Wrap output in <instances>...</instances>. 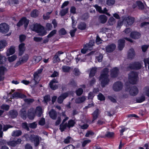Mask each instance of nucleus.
Returning <instances> with one entry per match:
<instances>
[{"instance_id":"4468645a","label":"nucleus","mask_w":149,"mask_h":149,"mask_svg":"<svg viewBox=\"0 0 149 149\" xmlns=\"http://www.w3.org/2000/svg\"><path fill=\"white\" fill-rule=\"evenodd\" d=\"M116 47V45L113 43L109 45L106 47V51L108 53L112 52L115 50Z\"/></svg>"},{"instance_id":"7c9ffc66","label":"nucleus","mask_w":149,"mask_h":149,"mask_svg":"<svg viewBox=\"0 0 149 149\" xmlns=\"http://www.w3.org/2000/svg\"><path fill=\"white\" fill-rule=\"evenodd\" d=\"M76 123L75 121L72 120L70 119L68 121V123L67 124V126L68 128L74 127Z\"/></svg>"},{"instance_id":"9d476101","label":"nucleus","mask_w":149,"mask_h":149,"mask_svg":"<svg viewBox=\"0 0 149 149\" xmlns=\"http://www.w3.org/2000/svg\"><path fill=\"white\" fill-rule=\"evenodd\" d=\"M139 93V90L138 88L135 86L132 87L129 91V93L130 95L135 96Z\"/></svg>"},{"instance_id":"774afa93","label":"nucleus","mask_w":149,"mask_h":149,"mask_svg":"<svg viewBox=\"0 0 149 149\" xmlns=\"http://www.w3.org/2000/svg\"><path fill=\"white\" fill-rule=\"evenodd\" d=\"M1 107L2 109L5 110L6 111H8L10 108L9 106L7 104H2Z\"/></svg>"},{"instance_id":"9b49d317","label":"nucleus","mask_w":149,"mask_h":149,"mask_svg":"<svg viewBox=\"0 0 149 149\" xmlns=\"http://www.w3.org/2000/svg\"><path fill=\"white\" fill-rule=\"evenodd\" d=\"M6 70V68L4 66H1L0 67V81L4 80L5 72Z\"/></svg>"},{"instance_id":"e433bc0d","label":"nucleus","mask_w":149,"mask_h":149,"mask_svg":"<svg viewBox=\"0 0 149 149\" xmlns=\"http://www.w3.org/2000/svg\"><path fill=\"white\" fill-rule=\"evenodd\" d=\"M7 43L6 41L5 40L0 41V49L4 48L7 45Z\"/></svg>"},{"instance_id":"423d86ee","label":"nucleus","mask_w":149,"mask_h":149,"mask_svg":"<svg viewBox=\"0 0 149 149\" xmlns=\"http://www.w3.org/2000/svg\"><path fill=\"white\" fill-rule=\"evenodd\" d=\"M142 67L141 63L139 62L135 61L130 64L129 68L131 70H136L140 69Z\"/></svg>"},{"instance_id":"79ce46f5","label":"nucleus","mask_w":149,"mask_h":149,"mask_svg":"<svg viewBox=\"0 0 149 149\" xmlns=\"http://www.w3.org/2000/svg\"><path fill=\"white\" fill-rule=\"evenodd\" d=\"M36 109L38 112V116L39 117H40L42 113V108L40 106H38L36 107Z\"/></svg>"},{"instance_id":"7ed1b4c3","label":"nucleus","mask_w":149,"mask_h":149,"mask_svg":"<svg viewBox=\"0 0 149 149\" xmlns=\"http://www.w3.org/2000/svg\"><path fill=\"white\" fill-rule=\"evenodd\" d=\"M29 22V20L26 17H22L17 23L16 25L18 27H20L24 25V27L26 29L28 27Z\"/></svg>"},{"instance_id":"f704fd0d","label":"nucleus","mask_w":149,"mask_h":149,"mask_svg":"<svg viewBox=\"0 0 149 149\" xmlns=\"http://www.w3.org/2000/svg\"><path fill=\"white\" fill-rule=\"evenodd\" d=\"M67 123H66L65 124L61 123L60 125L59 130L61 132H63L66 129L67 127H68L67 126Z\"/></svg>"},{"instance_id":"1a4fd4ad","label":"nucleus","mask_w":149,"mask_h":149,"mask_svg":"<svg viewBox=\"0 0 149 149\" xmlns=\"http://www.w3.org/2000/svg\"><path fill=\"white\" fill-rule=\"evenodd\" d=\"M100 80H102L101 81V85L102 87H104L107 85L109 81V79L108 77H102V76L100 77Z\"/></svg>"},{"instance_id":"49530a36","label":"nucleus","mask_w":149,"mask_h":149,"mask_svg":"<svg viewBox=\"0 0 149 149\" xmlns=\"http://www.w3.org/2000/svg\"><path fill=\"white\" fill-rule=\"evenodd\" d=\"M89 14L88 13H85L82 15L81 19L82 20L86 21L89 17Z\"/></svg>"},{"instance_id":"72a5a7b5","label":"nucleus","mask_w":149,"mask_h":149,"mask_svg":"<svg viewBox=\"0 0 149 149\" xmlns=\"http://www.w3.org/2000/svg\"><path fill=\"white\" fill-rule=\"evenodd\" d=\"M15 47L13 46H11L9 49L8 53L7 54V56L12 55L15 53Z\"/></svg>"},{"instance_id":"e2e57ef3","label":"nucleus","mask_w":149,"mask_h":149,"mask_svg":"<svg viewBox=\"0 0 149 149\" xmlns=\"http://www.w3.org/2000/svg\"><path fill=\"white\" fill-rule=\"evenodd\" d=\"M95 8L96 9L97 11L99 12L100 13H104L105 12H103L102 11V8L100 6H98L97 5H95Z\"/></svg>"},{"instance_id":"58836bf2","label":"nucleus","mask_w":149,"mask_h":149,"mask_svg":"<svg viewBox=\"0 0 149 149\" xmlns=\"http://www.w3.org/2000/svg\"><path fill=\"white\" fill-rule=\"evenodd\" d=\"M27 116L30 120H33L35 116V113L34 112H29L28 113Z\"/></svg>"},{"instance_id":"09e8293b","label":"nucleus","mask_w":149,"mask_h":149,"mask_svg":"<svg viewBox=\"0 0 149 149\" xmlns=\"http://www.w3.org/2000/svg\"><path fill=\"white\" fill-rule=\"evenodd\" d=\"M33 60L35 63H37L41 60V57L40 56H34L33 58Z\"/></svg>"},{"instance_id":"4d7b16f0","label":"nucleus","mask_w":149,"mask_h":149,"mask_svg":"<svg viewBox=\"0 0 149 149\" xmlns=\"http://www.w3.org/2000/svg\"><path fill=\"white\" fill-rule=\"evenodd\" d=\"M94 134V132L91 130L87 131L86 133L85 136L86 137H89L90 136H93Z\"/></svg>"},{"instance_id":"69168bd1","label":"nucleus","mask_w":149,"mask_h":149,"mask_svg":"<svg viewBox=\"0 0 149 149\" xmlns=\"http://www.w3.org/2000/svg\"><path fill=\"white\" fill-rule=\"evenodd\" d=\"M29 127L32 129H35L37 127V125L35 122L29 123Z\"/></svg>"},{"instance_id":"c756f323","label":"nucleus","mask_w":149,"mask_h":149,"mask_svg":"<svg viewBox=\"0 0 149 149\" xmlns=\"http://www.w3.org/2000/svg\"><path fill=\"white\" fill-rule=\"evenodd\" d=\"M29 55L27 54H25L22 56V58H20L21 62H22L24 63L27 61L29 59Z\"/></svg>"},{"instance_id":"20e7f679","label":"nucleus","mask_w":149,"mask_h":149,"mask_svg":"<svg viewBox=\"0 0 149 149\" xmlns=\"http://www.w3.org/2000/svg\"><path fill=\"white\" fill-rule=\"evenodd\" d=\"M123 86V84L121 81H118L113 84V89L115 91L118 92L122 90Z\"/></svg>"},{"instance_id":"b1692460","label":"nucleus","mask_w":149,"mask_h":149,"mask_svg":"<svg viewBox=\"0 0 149 149\" xmlns=\"http://www.w3.org/2000/svg\"><path fill=\"white\" fill-rule=\"evenodd\" d=\"M87 27L86 24L84 22H80L78 25L77 28L81 30H85Z\"/></svg>"},{"instance_id":"0e129e2a","label":"nucleus","mask_w":149,"mask_h":149,"mask_svg":"<svg viewBox=\"0 0 149 149\" xmlns=\"http://www.w3.org/2000/svg\"><path fill=\"white\" fill-rule=\"evenodd\" d=\"M102 40L100 38L99 36L97 35V36L95 40V42L96 44L97 45H99L101 44L102 43V42L101 41Z\"/></svg>"},{"instance_id":"13d9d810","label":"nucleus","mask_w":149,"mask_h":149,"mask_svg":"<svg viewBox=\"0 0 149 149\" xmlns=\"http://www.w3.org/2000/svg\"><path fill=\"white\" fill-rule=\"evenodd\" d=\"M59 56L56 54L53 58L54 63H57L60 61V58L59 57Z\"/></svg>"},{"instance_id":"412c9836","label":"nucleus","mask_w":149,"mask_h":149,"mask_svg":"<svg viewBox=\"0 0 149 149\" xmlns=\"http://www.w3.org/2000/svg\"><path fill=\"white\" fill-rule=\"evenodd\" d=\"M135 55V52L133 48L130 49L128 52L127 58L128 59H132L134 57Z\"/></svg>"},{"instance_id":"39448f33","label":"nucleus","mask_w":149,"mask_h":149,"mask_svg":"<svg viewBox=\"0 0 149 149\" xmlns=\"http://www.w3.org/2000/svg\"><path fill=\"white\" fill-rule=\"evenodd\" d=\"M9 29V26L6 23L0 24V32L2 34L7 33Z\"/></svg>"},{"instance_id":"bb28decb","label":"nucleus","mask_w":149,"mask_h":149,"mask_svg":"<svg viewBox=\"0 0 149 149\" xmlns=\"http://www.w3.org/2000/svg\"><path fill=\"white\" fill-rule=\"evenodd\" d=\"M109 72V69L107 68H104L102 71V73L101 74L100 76L102 77H108V74Z\"/></svg>"},{"instance_id":"c03bdc74","label":"nucleus","mask_w":149,"mask_h":149,"mask_svg":"<svg viewBox=\"0 0 149 149\" xmlns=\"http://www.w3.org/2000/svg\"><path fill=\"white\" fill-rule=\"evenodd\" d=\"M145 100V97L143 96H141L140 97H138L136 99V101L137 103H140Z\"/></svg>"},{"instance_id":"393cba45","label":"nucleus","mask_w":149,"mask_h":149,"mask_svg":"<svg viewBox=\"0 0 149 149\" xmlns=\"http://www.w3.org/2000/svg\"><path fill=\"white\" fill-rule=\"evenodd\" d=\"M33 80L36 84H38L40 80V76L37 72H35L33 74Z\"/></svg>"},{"instance_id":"338daca9","label":"nucleus","mask_w":149,"mask_h":149,"mask_svg":"<svg viewBox=\"0 0 149 149\" xmlns=\"http://www.w3.org/2000/svg\"><path fill=\"white\" fill-rule=\"evenodd\" d=\"M115 0H107V3L109 6H111L114 4Z\"/></svg>"},{"instance_id":"2eb2a0df","label":"nucleus","mask_w":149,"mask_h":149,"mask_svg":"<svg viewBox=\"0 0 149 149\" xmlns=\"http://www.w3.org/2000/svg\"><path fill=\"white\" fill-rule=\"evenodd\" d=\"M119 72V70L117 67L113 68L111 71V77L112 78H116L118 75Z\"/></svg>"},{"instance_id":"f257e3e1","label":"nucleus","mask_w":149,"mask_h":149,"mask_svg":"<svg viewBox=\"0 0 149 149\" xmlns=\"http://www.w3.org/2000/svg\"><path fill=\"white\" fill-rule=\"evenodd\" d=\"M138 78V73L134 71H132L128 75V79L130 84H136L137 82Z\"/></svg>"},{"instance_id":"f3484780","label":"nucleus","mask_w":149,"mask_h":149,"mask_svg":"<svg viewBox=\"0 0 149 149\" xmlns=\"http://www.w3.org/2000/svg\"><path fill=\"white\" fill-rule=\"evenodd\" d=\"M141 36V33L137 31H132L130 34V37L134 39H138Z\"/></svg>"},{"instance_id":"3c124183","label":"nucleus","mask_w":149,"mask_h":149,"mask_svg":"<svg viewBox=\"0 0 149 149\" xmlns=\"http://www.w3.org/2000/svg\"><path fill=\"white\" fill-rule=\"evenodd\" d=\"M34 142V146L35 147L38 146L40 143V140L39 136L37 135V138L33 141Z\"/></svg>"},{"instance_id":"680f3d73","label":"nucleus","mask_w":149,"mask_h":149,"mask_svg":"<svg viewBox=\"0 0 149 149\" xmlns=\"http://www.w3.org/2000/svg\"><path fill=\"white\" fill-rule=\"evenodd\" d=\"M17 58L15 55H13L8 58V60L9 62H12L14 61Z\"/></svg>"},{"instance_id":"864d4df0","label":"nucleus","mask_w":149,"mask_h":149,"mask_svg":"<svg viewBox=\"0 0 149 149\" xmlns=\"http://www.w3.org/2000/svg\"><path fill=\"white\" fill-rule=\"evenodd\" d=\"M98 99L101 101L104 100L105 98L104 96L102 93H99L97 95Z\"/></svg>"},{"instance_id":"8fccbe9b","label":"nucleus","mask_w":149,"mask_h":149,"mask_svg":"<svg viewBox=\"0 0 149 149\" xmlns=\"http://www.w3.org/2000/svg\"><path fill=\"white\" fill-rule=\"evenodd\" d=\"M83 90L81 88H79L76 91V95L78 96H79L81 95L83 93Z\"/></svg>"},{"instance_id":"a878e982","label":"nucleus","mask_w":149,"mask_h":149,"mask_svg":"<svg viewBox=\"0 0 149 149\" xmlns=\"http://www.w3.org/2000/svg\"><path fill=\"white\" fill-rule=\"evenodd\" d=\"M39 12L38 10L36 9L33 10L31 13V17L35 18L37 17L39 15Z\"/></svg>"},{"instance_id":"a211bd4d","label":"nucleus","mask_w":149,"mask_h":149,"mask_svg":"<svg viewBox=\"0 0 149 149\" xmlns=\"http://www.w3.org/2000/svg\"><path fill=\"white\" fill-rule=\"evenodd\" d=\"M49 115L52 119L56 120L57 116V112L54 109H52L49 113Z\"/></svg>"},{"instance_id":"c85d7f7f","label":"nucleus","mask_w":149,"mask_h":149,"mask_svg":"<svg viewBox=\"0 0 149 149\" xmlns=\"http://www.w3.org/2000/svg\"><path fill=\"white\" fill-rule=\"evenodd\" d=\"M97 72V68L96 67H93L91 70L89 74V77H92L95 75Z\"/></svg>"},{"instance_id":"5fc2aeb1","label":"nucleus","mask_w":149,"mask_h":149,"mask_svg":"<svg viewBox=\"0 0 149 149\" xmlns=\"http://www.w3.org/2000/svg\"><path fill=\"white\" fill-rule=\"evenodd\" d=\"M51 13V12H47L45 14H44L43 16V19L45 20L48 19L50 17V15Z\"/></svg>"},{"instance_id":"603ef678","label":"nucleus","mask_w":149,"mask_h":149,"mask_svg":"<svg viewBox=\"0 0 149 149\" xmlns=\"http://www.w3.org/2000/svg\"><path fill=\"white\" fill-rule=\"evenodd\" d=\"M56 30L55 29L52 31L47 36L48 38H49L53 36L54 35L56 34Z\"/></svg>"},{"instance_id":"f8f14e48","label":"nucleus","mask_w":149,"mask_h":149,"mask_svg":"<svg viewBox=\"0 0 149 149\" xmlns=\"http://www.w3.org/2000/svg\"><path fill=\"white\" fill-rule=\"evenodd\" d=\"M125 41L124 39H120L118 41V47L119 50L121 51L124 48L125 46Z\"/></svg>"},{"instance_id":"a18cd8bd","label":"nucleus","mask_w":149,"mask_h":149,"mask_svg":"<svg viewBox=\"0 0 149 149\" xmlns=\"http://www.w3.org/2000/svg\"><path fill=\"white\" fill-rule=\"evenodd\" d=\"M8 2L10 6L14 4H18L19 3L18 0H8Z\"/></svg>"},{"instance_id":"2f4dec72","label":"nucleus","mask_w":149,"mask_h":149,"mask_svg":"<svg viewBox=\"0 0 149 149\" xmlns=\"http://www.w3.org/2000/svg\"><path fill=\"white\" fill-rule=\"evenodd\" d=\"M22 132L21 130H16L12 133V136H18L22 134Z\"/></svg>"},{"instance_id":"bf43d9fd","label":"nucleus","mask_w":149,"mask_h":149,"mask_svg":"<svg viewBox=\"0 0 149 149\" xmlns=\"http://www.w3.org/2000/svg\"><path fill=\"white\" fill-rule=\"evenodd\" d=\"M26 112L25 110L22 111L21 113V117L24 120L26 119Z\"/></svg>"},{"instance_id":"6e6552de","label":"nucleus","mask_w":149,"mask_h":149,"mask_svg":"<svg viewBox=\"0 0 149 149\" xmlns=\"http://www.w3.org/2000/svg\"><path fill=\"white\" fill-rule=\"evenodd\" d=\"M22 141V139L20 138H18L17 140H12L9 141L7 143V145L9 146L15 147L17 144H20Z\"/></svg>"},{"instance_id":"ddd939ff","label":"nucleus","mask_w":149,"mask_h":149,"mask_svg":"<svg viewBox=\"0 0 149 149\" xmlns=\"http://www.w3.org/2000/svg\"><path fill=\"white\" fill-rule=\"evenodd\" d=\"M95 42L94 40H91L88 43L84 45V47H86L88 50L91 51L93 49V46H94Z\"/></svg>"},{"instance_id":"0eeeda50","label":"nucleus","mask_w":149,"mask_h":149,"mask_svg":"<svg viewBox=\"0 0 149 149\" xmlns=\"http://www.w3.org/2000/svg\"><path fill=\"white\" fill-rule=\"evenodd\" d=\"M58 83V81L56 79L54 78L49 82V86L51 89L53 90H55L58 88V86L56 84L54 85V83Z\"/></svg>"},{"instance_id":"aec40b11","label":"nucleus","mask_w":149,"mask_h":149,"mask_svg":"<svg viewBox=\"0 0 149 149\" xmlns=\"http://www.w3.org/2000/svg\"><path fill=\"white\" fill-rule=\"evenodd\" d=\"M99 114V109H97L92 114L93 116L92 120V123H94V121L98 118Z\"/></svg>"},{"instance_id":"de8ad7c7","label":"nucleus","mask_w":149,"mask_h":149,"mask_svg":"<svg viewBox=\"0 0 149 149\" xmlns=\"http://www.w3.org/2000/svg\"><path fill=\"white\" fill-rule=\"evenodd\" d=\"M68 8L62 10L60 12L61 15L63 16L65 15L68 13Z\"/></svg>"},{"instance_id":"c9c22d12","label":"nucleus","mask_w":149,"mask_h":149,"mask_svg":"<svg viewBox=\"0 0 149 149\" xmlns=\"http://www.w3.org/2000/svg\"><path fill=\"white\" fill-rule=\"evenodd\" d=\"M51 100L50 95L47 94L43 97V101L44 103L47 104L48 102Z\"/></svg>"},{"instance_id":"052dcab7","label":"nucleus","mask_w":149,"mask_h":149,"mask_svg":"<svg viewBox=\"0 0 149 149\" xmlns=\"http://www.w3.org/2000/svg\"><path fill=\"white\" fill-rule=\"evenodd\" d=\"M74 29L73 30H70V33L71 37H73L74 36L75 33L77 30L76 28H74Z\"/></svg>"},{"instance_id":"473e14b6","label":"nucleus","mask_w":149,"mask_h":149,"mask_svg":"<svg viewBox=\"0 0 149 149\" xmlns=\"http://www.w3.org/2000/svg\"><path fill=\"white\" fill-rule=\"evenodd\" d=\"M136 3L139 9L141 10H143L144 8V5L141 1H136Z\"/></svg>"},{"instance_id":"5701e85b","label":"nucleus","mask_w":149,"mask_h":149,"mask_svg":"<svg viewBox=\"0 0 149 149\" xmlns=\"http://www.w3.org/2000/svg\"><path fill=\"white\" fill-rule=\"evenodd\" d=\"M125 20L128 25H131L134 23L135 19L134 17L129 16L126 18Z\"/></svg>"},{"instance_id":"6ab92c4d","label":"nucleus","mask_w":149,"mask_h":149,"mask_svg":"<svg viewBox=\"0 0 149 149\" xmlns=\"http://www.w3.org/2000/svg\"><path fill=\"white\" fill-rule=\"evenodd\" d=\"M12 96L13 98L16 97L17 98L22 99L26 97L25 95L19 92H14Z\"/></svg>"},{"instance_id":"a19ab883","label":"nucleus","mask_w":149,"mask_h":149,"mask_svg":"<svg viewBox=\"0 0 149 149\" xmlns=\"http://www.w3.org/2000/svg\"><path fill=\"white\" fill-rule=\"evenodd\" d=\"M143 92L145 94L149 97V86H145L143 88Z\"/></svg>"},{"instance_id":"dca6fc26","label":"nucleus","mask_w":149,"mask_h":149,"mask_svg":"<svg viewBox=\"0 0 149 149\" xmlns=\"http://www.w3.org/2000/svg\"><path fill=\"white\" fill-rule=\"evenodd\" d=\"M18 48L19 50L18 55L19 56H21L25 51V44L22 43L19 45Z\"/></svg>"},{"instance_id":"37998d69","label":"nucleus","mask_w":149,"mask_h":149,"mask_svg":"<svg viewBox=\"0 0 149 149\" xmlns=\"http://www.w3.org/2000/svg\"><path fill=\"white\" fill-rule=\"evenodd\" d=\"M58 34L60 36L65 35L67 34V31L64 28H62L58 31Z\"/></svg>"},{"instance_id":"6e6d98bb","label":"nucleus","mask_w":149,"mask_h":149,"mask_svg":"<svg viewBox=\"0 0 149 149\" xmlns=\"http://www.w3.org/2000/svg\"><path fill=\"white\" fill-rule=\"evenodd\" d=\"M26 39V36L25 35L22 34L19 36V40L20 42H24Z\"/></svg>"},{"instance_id":"ea45409f","label":"nucleus","mask_w":149,"mask_h":149,"mask_svg":"<svg viewBox=\"0 0 149 149\" xmlns=\"http://www.w3.org/2000/svg\"><path fill=\"white\" fill-rule=\"evenodd\" d=\"M70 67L66 65H63L62 67V69L63 71L64 72H68L70 70Z\"/></svg>"},{"instance_id":"cd10ccee","label":"nucleus","mask_w":149,"mask_h":149,"mask_svg":"<svg viewBox=\"0 0 149 149\" xmlns=\"http://www.w3.org/2000/svg\"><path fill=\"white\" fill-rule=\"evenodd\" d=\"M99 19L101 23L104 24L107 22V17L105 15H102L99 16Z\"/></svg>"},{"instance_id":"4be33fe9","label":"nucleus","mask_w":149,"mask_h":149,"mask_svg":"<svg viewBox=\"0 0 149 149\" xmlns=\"http://www.w3.org/2000/svg\"><path fill=\"white\" fill-rule=\"evenodd\" d=\"M18 114L17 111L15 109L11 110L9 112V115L12 118L17 117Z\"/></svg>"},{"instance_id":"f03ea898","label":"nucleus","mask_w":149,"mask_h":149,"mask_svg":"<svg viewBox=\"0 0 149 149\" xmlns=\"http://www.w3.org/2000/svg\"><path fill=\"white\" fill-rule=\"evenodd\" d=\"M44 27L40 24L36 23L34 25L32 30L37 33H39L40 36H43L46 34V33L44 31Z\"/></svg>"},{"instance_id":"4c0bfd02","label":"nucleus","mask_w":149,"mask_h":149,"mask_svg":"<svg viewBox=\"0 0 149 149\" xmlns=\"http://www.w3.org/2000/svg\"><path fill=\"white\" fill-rule=\"evenodd\" d=\"M68 85L71 86L72 87H75L77 86V83L74 79H71L68 84Z\"/></svg>"}]
</instances>
